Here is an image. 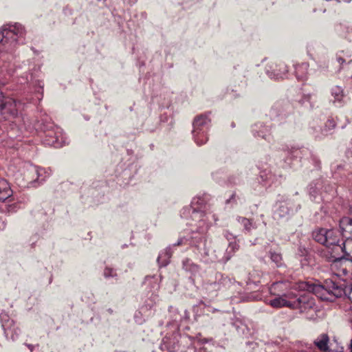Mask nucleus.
<instances>
[{
	"mask_svg": "<svg viewBox=\"0 0 352 352\" xmlns=\"http://www.w3.org/2000/svg\"><path fill=\"white\" fill-rule=\"evenodd\" d=\"M25 31L19 23L7 24L0 29V67L11 74L15 72L13 61L17 47L25 43Z\"/></svg>",
	"mask_w": 352,
	"mask_h": 352,
	"instance_id": "nucleus-1",
	"label": "nucleus"
},
{
	"mask_svg": "<svg viewBox=\"0 0 352 352\" xmlns=\"http://www.w3.org/2000/svg\"><path fill=\"white\" fill-rule=\"evenodd\" d=\"M299 288L303 290L313 292L323 300L333 301L338 298L347 296L352 302V285L349 287L344 283H336L332 280H325L322 285H310L307 283H301Z\"/></svg>",
	"mask_w": 352,
	"mask_h": 352,
	"instance_id": "nucleus-2",
	"label": "nucleus"
},
{
	"mask_svg": "<svg viewBox=\"0 0 352 352\" xmlns=\"http://www.w3.org/2000/svg\"><path fill=\"white\" fill-rule=\"evenodd\" d=\"M314 239L331 250L334 260L342 258L340 256L341 245L340 233L334 229L317 228L312 232Z\"/></svg>",
	"mask_w": 352,
	"mask_h": 352,
	"instance_id": "nucleus-3",
	"label": "nucleus"
},
{
	"mask_svg": "<svg viewBox=\"0 0 352 352\" xmlns=\"http://www.w3.org/2000/svg\"><path fill=\"white\" fill-rule=\"evenodd\" d=\"M20 120L16 101L12 98L5 97L2 94V97L0 98V122L8 121L10 123L11 129L8 133L11 138L19 137L17 134L15 135V131L17 132L21 130L16 126V123Z\"/></svg>",
	"mask_w": 352,
	"mask_h": 352,
	"instance_id": "nucleus-4",
	"label": "nucleus"
},
{
	"mask_svg": "<svg viewBox=\"0 0 352 352\" xmlns=\"http://www.w3.org/2000/svg\"><path fill=\"white\" fill-rule=\"evenodd\" d=\"M189 226L192 227L191 229L190 236L188 238L189 244L190 245L195 246L199 248L201 245L204 246L203 252H200L203 259L206 263L213 262L212 258H205L208 256V251L206 248V234L210 226L209 223L206 219H200L197 221H192L190 223H188Z\"/></svg>",
	"mask_w": 352,
	"mask_h": 352,
	"instance_id": "nucleus-5",
	"label": "nucleus"
},
{
	"mask_svg": "<svg viewBox=\"0 0 352 352\" xmlns=\"http://www.w3.org/2000/svg\"><path fill=\"white\" fill-rule=\"evenodd\" d=\"M43 130L45 134L43 142L45 145L59 148L66 144L67 138L58 126L50 123Z\"/></svg>",
	"mask_w": 352,
	"mask_h": 352,
	"instance_id": "nucleus-6",
	"label": "nucleus"
},
{
	"mask_svg": "<svg viewBox=\"0 0 352 352\" xmlns=\"http://www.w3.org/2000/svg\"><path fill=\"white\" fill-rule=\"evenodd\" d=\"M206 208V201L201 197H195L192 199L189 208H184L182 217L187 218L190 214L192 221H197L200 219H206L208 221L205 210Z\"/></svg>",
	"mask_w": 352,
	"mask_h": 352,
	"instance_id": "nucleus-7",
	"label": "nucleus"
},
{
	"mask_svg": "<svg viewBox=\"0 0 352 352\" xmlns=\"http://www.w3.org/2000/svg\"><path fill=\"white\" fill-rule=\"evenodd\" d=\"M0 319L6 337H10L13 341L18 339L21 333V329L16 326L14 320L10 318L8 314L3 313L0 315Z\"/></svg>",
	"mask_w": 352,
	"mask_h": 352,
	"instance_id": "nucleus-8",
	"label": "nucleus"
},
{
	"mask_svg": "<svg viewBox=\"0 0 352 352\" xmlns=\"http://www.w3.org/2000/svg\"><path fill=\"white\" fill-rule=\"evenodd\" d=\"M226 280V278L221 273L215 272L214 277H210L204 283V288L209 295L216 296L217 292L222 288Z\"/></svg>",
	"mask_w": 352,
	"mask_h": 352,
	"instance_id": "nucleus-9",
	"label": "nucleus"
},
{
	"mask_svg": "<svg viewBox=\"0 0 352 352\" xmlns=\"http://www.w3.org/2000/svg\"><path fill=\"white\" fill-rule=\"evenodd\" d=\"M210 122V120L207 115H200L194 119L192 131L194 140H198L199 133H201L204 136L205 135V132L208 131Z\"/></svg>",
	"mask_w": 352,
	"mask_h": 352,
	"instance_id": "nucleus-10",
	"label": "nucleus"
},
{
	"mask_svg": "<svg viewBox=\"0 0 352 352\" xmlns=\"http://www.w3.org/2000/svg\"><path fill=\"white\" fill-rule=\"evenodd\" d=\"M282 294L285 298L291 302L292 304L291 307L292 308L306 309L307 307L305 304H307V306L309 307H311L313 304L311 301L308 300L307 297H298L297 295L291 290L287 289L285 292H283Z\"/></svg>",
	"mask_w": 352,
	"mask_h": 352,
	"instance_id": "nucleus-11",
	"label": "nucleus"
},
{
	"mask_svg": "<svg viewBox=\"0 0 352 352\" xmlns=\"http://www.w3.org/2000/svg\"><path fill=\"white\" fill-rule=\"evenodd\" d=\"M287 66L283 62L272 63L266 68V74L270 78H283L287 73Z\"/></svg>",
	"mask_w": 352,
	"mask_h": 352,
	"instance_id": "nucleus-12",
	"label": "nucleus"
},
{
	"mask_svg": "<svg viewBox=\"0 0 352 352\" xmlns=\"http://www.w3.org/2000/svg\"><path fill=\"white\" fill-rule=\"evenodd\" d=\"M314 344L320 351L324 352H341L342 349V346L333 348V342H329V336L326 333L320 335L314 340Z\"/></svg>",
	"mask_w": 352,
	"mask_h": 352,
	"instance_id": "nucleus-13",
	"label": "nucleus"
},
{
	"mask_svg": "<svg viewBox=\"0 0 352 352\" xmlns=\"http://www.w3.org/2000/svg\"><path fill=\"white\" fill-rule=\"evenodd\" d=\"M160 349L164 352H175L179 349V342L174 335L166 336L160 344Z\"/></svg>",
	"mask_w": 352,
	"mask_h": 352,
	"instance_id": "nucleus-14",
	"label": "nucleus"
},
{
	"mask_svg": "<svg viewBox=\"0 0 352 352\" xmlns=\"http://www.w3.org/2000/svg\"><path fill=\"white\" fill-rule=\"evenodd\" d=\"M289 203L287 201H282L278 204L277 208L275 210L274 217L275 219H280L287 217L294 208L290 207Z\"/></svg>",
	"mask_w": 352,
	"mask_h": 352,
	"instance_id": "nucleus-15",
	"label": "nucleus"
},
{
	"mask_svg": "<svg viewBox=\"0 0 352 352\" xmlns=\"http://www.w3.org/2000/svg\"><path fill=\"white\" fill-rule=\"evenodd\" d=\"M342 235L345 238L352 237V218L342 217L339 222Z\"/></svg>",
	"mask_w": 352,
	"mask_h": 352,
	"instance_id": "nucleus-16",
	"label": "nucleus"
},
{
	"mask_svg": "<svg viewBox=\"0 0 352 352\" xmlns=\"http://www.w3.org/2000/svg\"><path fill=\"white\" fill-rule=\"evenodd\" d=\"M30 172L36 174L37 177L36 180H34L33 182L41 183L45 180L47 177H48L51 174L50 169H45L43 168H39L34 166H30Z\"/></svg>",
	"mask_w": 352,
	"mask_h": 352,
	"instance_id": "nucleus-17",
	"label": "nucleus"
},
{
	"mask_svg": "<svg viewBox=\"0 0 352 352\" xmlns=\"http://www.w3.org/2000/svg\"><path fill=\"white\" fill-rule=\"evenodd\" d=\"M276 297L270 301V305L275 308H279L283 307H292L291 302L283 296L282 293H277L274 294Z\"/></svg>",
	"mask_w": 352,
	"mask_h": 352,
	"instance_id": "nucleus-18",
	"label": "nucleus"
},
{
	"mask_svg": "<svg viewBox=\"0 0 352 352\" xmlns=\"http://www.w3.org/2000/svg\"><path fill=\"white\" fill-rule=\"evenodd\" d=\"M252 131L255 137H260L265 140L268 139L270 135V128L261 123L255 124Z\"/></svg>",
	"mask_w": 352,
	"mask_h": 352,
	"instance_id": "nucleus-19",
	"label": "nucleus"
},
{
	"mask_svg": "<svg viewBox=\"0 0 352 352\" xmlns=\"http://www.w3.org/2000/svg\"><path fill=\"white\" fill-rule=\"evenodd\" d=\"M12 193V191L7 181L0 177V201H5Z\"/></svg>",
	"mask_w": 352,
	"mask_h": 352,
	"instance_id": "nucleus-20",
	"label": "nucleus"
},
{
	"mask_svg": "<svg viewBox=\"0 0 352 352\" xmlns=\"http://www.w3.org/2000/svg\"><path fill=\"white\" fill-rule=\"evenodd\" d=\"M295 74L298 80H304L307 78L308 74L309 64L302 63L294 66Z\"/></svg>",
	"mask_w": 352,
	"mask_h": 352,
	"instance_id": "nucleus-21",
	"label": "nucleus"
},
{
	"mask_svg": "<svg viewBox=\"0 0 352 352\" xmlns=\"http://www.w3.org/2000/svg\"><path fill=\"white\" fill-rule=\"evenodd\" d=\"M340 245L342 248L340 254L344 253L346 259L352 261V237L346 238L345 241Z\"/></svg>",
	"mask_w": 352,
	"mask_h": 352,
	"instance_id": "nucleus-22",
	"label": "nucleus"
},
{
	"mask_svg": "<svg viewBox=\"0 0 352 352\" xmlns=\"http://www.w3.org/2000/svg\"><path fill=\"white\" fill-rule=\"evenodd\" d=\"M289 287L290 284L288 282L279 281L272 285L270 292L272 294L283 293L285 292Z\"/></svg>",
	"mask_w": 352,
	"mask_h": 352,
	"instance_id": "nucleus-23",
	"label": "nucleus"
},
{
	"mask_svg": "<svg viewBox=\"0 0 352 352\" xmlns=\"http://www.w3.org/2000/svg\"><path fill=\"white\" fill-rule=\"evenodd\" d=\"M352 56V52L348 49L339 51L337 54L338 62L342 65L344 63H350L352 61L351 59Z\"/></svg>",
	"mask_w": 352,
	"mask_h": 352,
	"instance_id": "nucleus-24",
	"label": "nucleus"
},
{
	"mask_svg": "<svg viewBox=\"0 0 352 352\" xmlns=\"http://www.w3.org/2000/svg\"><path fill=\"white\" fill-rule=\"evenodd\" d=\"M273 175L270 170H263L260 172L259 178H258V182L261 183L264 187L270 186L271 185V180L272 179Z\"/></svg>",
	"mask_w": 352,
	"mask_h": 352,
	"instance_id": "nucleus-25",
	"label": "nucleus"
},
{
	"mask_svg": "<svg viewBox=\"0 0 352 352\" xmlns=\"http://www.w3.org/2000/svg\"><path fill=\"white\" fill-rule=\"evenodd\" d=\"M171 257V252L170 248L166 249L164 251L160 253L157 257V263L160 267L166 266L170 258Z\"/></svg>",
	"mask_w": 352,
	"mask_h": 352,
	"instance_id": "nucleus-26",
	"label": "nucleus"
},
{
	"mask_svg": "<svg viewBox=\"0 0 352 352\" xmlns=\"http://www.w3.org/2000/svg\"><path fill=\"white\" fill-rule=\"evenodd\" d=\"M331 94L332 97H333V103H341L343 98H344V91L342 87L340 86H334L331 89Z\"/></svg>",
	"mask_w": 352,
	"mask_h": 352,
	"instance_id": "nucleus-27",
	"label": "nucleus"
},
{
	"mask_svg": "<svg viewBox=\"0 0 352 352\" xmlns=\"http://www.w3.org/2000/svg\"><path fill=\"white\" fill-rule=\"evenodd\" d=\"M239 248V245L236 240L230 241L226 252L225 261H229Z\"/></svg>",
	"mask_w": 352,
	"mask_h": 352,
	"instance_id": "nucleus-28",
	"label": "nucleus"
},
{
	"mask_svg": "<svg viewBox=\"0 0 352 352\" xmlns=\"http://www.w3.org/2000/svg\"><path fill=\"white\" fill-rule=\"evenodd\" d=\"M183 268L193 274L197 273L199 270V266L188 258L183 261Z\"/></svg>",
	"mask_w": 352,
	"mask_h": 352,
	"instance_id": "nucleus-29",
	"label": "nucleus"
},
{
	"mask_svg": "<svg viewBox=\"0 0 352 352\" xmlns=\"http://www.w3.org/2000/svg\"><path fill=\"white\" fill-rule=\"evenodd\" d=\"M321 184L320 182L311 183L309 186V192L311 197L315 199L318 195L320 194Z\"/></svg>",
	"mask_w": 352,
	"mask_h": 352,
	"instance_id": "nucleus-30",
	"label": "nucleus"
},
{
	"mask_svg": "<svg viewBox=\"0 0 352 352\" xmlns=\"http://www.w3.org/2000/svg\"><path fill=\"white\" fill-rule=\"evenodd\" d=\"M238 221L243 225L244 229L250 232L252 229L256 228L255 226L253 224L252 220L247 219L245 217H239Z\"/></svg>",
	"mask_w": 352,
	"mask_h": 352,
	"instance_id": "nucleus-31",
	"label": "nucleus"
},
{
	"mask_svg": "<svg viewBox=\"0 0 352 352\" xmlns=\"http://www.w3.org/2000/svg\"><path fill=\"white\" fill-rule=\"evenodd\" d=\"M336 126V123L333 120H328L324 128L322 129V134L324 136L328 135L330 131L333 129Z\"/></svg>",
	"mask_w": 352,
	"mask_h": 352,
	"instance_id": "nucleus-32",
	"label": "nucleus"
},
{
	"mask_svg": "<svg viewBox=\"0 0 352 352\" xmlns=\"http://www.w3.org/2000/svg\"><path fill=\"white\" fill-rule=\"evenodd\" d=\"M270 258L272 262H274L277 267H280L282 265V256L280 254L275 252H270Z\"/></svg>",
	"mask_w": 352,
	"mask_h": 352,
	"instance_id": "nucleus-33",
	"label": "nucleus"
},
{
	"mask_svg": "<svg viewBox=\"0 0 352 352\" xmlns=\"http://www.w3.org/2000/svg\"><path fill=\"white\" fill-rule=\"evenodd\" d=\"M103 276L105 278H117L118 274L116 270L113 268L106 267L103 272Z\"/></svg>",
	"mask_w": 352,
	"mask_h": 352,
	"instance_id": "nucleus-34",
	"label": "nucleus"
},
{
	"mask_svg": "<svg viewBox=\"0 0 352 352\" xmlns=\"http://www.w3.org/2000/svg\"><path fill=\"white\" fill-rule=\"evenodd\" d=\"M197 139L198 140H194L195 142L197 145L201 146V145L205 144L208 141L207 132H205L204 136L201 133H199V135L198 136Z\"/></svg>",
	"mask_w": 352,
	"mask_h": 352,
	"instance_id": "nucleus-35",
	"label": "nucleus"
},
{
	"mask_svg": "<svg viewBox=\"0 0 352 352\" xmlns=\"http://www.w3.org/2000/svg\"><path fill=\"white\" fill-rule=\"evenodd\" d=\"M344 36L345 38L349 41H352V27L346 26L344 27Z\"/></svg>",
	"mask_w": 352,
	"mask_h": 352,
	"instance_id": "nucleus-36",
	"label": "nucleus"
},
{
	"mask_svg": "<svg viewBox=\"0 0 352 352\" xmlns=\"http://www.w3.org/2000/svg\"><path fill=\"white\" fill-rule=\"evenodd\" d=\"M188 241V238L181 237L174 245H181L183 244H186Z\"/></svg>",
	"mask_w": 352,
	"mask_h": 352,
	"instance_id": "nucleus-37",
	"label": "nucleus"
},
{
	"mask_svg": "<svg viewBox=\"0 0 352 352\" xmlns=\"http://www.w3.org/2000/svg\"><path fill=\"white\" fill-rule=\"evenodd\" d=\"M311 98V95L310 94H307V95H304L302 98V99L299 101V102L302 104H303L305 103V102L306 101H309Z\"/></svg>",
	"mask_w": 352,
	"mask_h": 352,
	"instance_id": "nucleus-38",
	"label": "nucleus"
},
{
	"mask_svg": "<svg viewBox=\"0 0 352 352\" xmlns=\"http://www.w3.org/2000/svg\"><path fill=\"white\" fill-rule=\"evenodd\" d=\"M225 236L226 237V239L229 241H232L236 240L234 239V236L232 234L228 233V232H226V234H225Z\"/></svg>",
	"mask_w": 352,
	"mask_h": 352,
	"instance_id": "nucleus-39",
	"label": "nucleus"
},
{
	"mask_svg": "<svg viewBox=\"0 0 352 352\" xmlns=\"http://www.w3.org/2000/svg\"><path fill=\"white\" fill-rule=\"evenodd\" d=\"M35 85H38L39 89H43V85H44L43 82L42 81H41V80L36 81Z\"/></svg>",
	"mask_w": 352,
	"mask_h": 352,
	"instance_id": "nucleus-40",
	"label": "nucleus"
},
{
	"mask_svg": "<svg viewBox=\"0 0 352 352\" xmlns=\"http://www.w3.org/2000/svg\"><path fill=\"white\" fill-rule=\"evenodd\" d=\"M25 344L30 350V351H33V349H34V346L32 344H27V343Z\"/></svg>",
	"mask_w": 352,
	"mask_h": 352,
	"instance_id": "nucleus-41",
	"label": "nucleus"
},
{
	"mask_svg": "<svg viewBox=\"0 0 352 352\" xmlns=\"http://www.w3.org/2000/svg\"><path fill=\"white\" fill-rule=\"evenodd\" d=\"M331 342H333V346H332L333 348H336L337 346H340L336 340H333Z\"/></svg>",
	"mask_w": 352,
	"mask_h": 352,
	"instance_id": "nucleus-42",
	"label": "nucleus"
},
{
	"mask_svg": "<svg viewBox=\"0 0 352 352\" xmlns=\"http://www.w3.org/2000/svg\"><path fill=\"white\" fill-rule=\"evenodd\" d=\"M26 80L27 81H29V78H28V76H26ZM30 80L32 81L33 80V76H32V74H30Z\"/></svg>",
	"mask_w": 352,
	"mask_h": 352,
	"instance_id": "nucleus-43",
	"label": "nucleus"
},
{
	"mask_svg": "<svg viewBox=\"0 0 352 352\" xmlns=\"http://www.w3.org/2000/svg\"><path fill=\"white\" fill-rule=\"evenodd\" d=\"M198 352H206L204 349H200Z\"/></svg>",
	"mask_w": 352,
	"mask_h": 352,
	"instance_id": "nucleus-44",
	"label": "nucleus"
},
{
	"mask_svg": "<svg viewBox=\"0 0 352 352\" xmlns=\"http://www.w3.org/2000/svg\"><path fill=\"white\" fill-rule=\"evenodd\" d=\"M350 349H351V351L352 352V339H351V341Z\"/></svg>",
	"mask_w": 352,
	"mask_h": 352,
	"instance_id": "nucleus-45",
	"label": "nucleus"
},
{
	"mask_svg": "<svg viewBox=\"0 0 352 352\" xmlns=\"http://www.w3.org/2000/svg\"><path fill=\"white\" fill-rule=\"evenodd\" d=\"M2 97V89H0V98Z\"/></svg>",
	"mask_w": 352,
	"mask_h": 352,
	"instance_id": "nucleus-46",
	"label": "nucleus"
}]
</instances>
